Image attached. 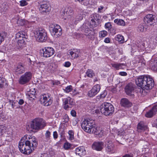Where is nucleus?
<instances>
[{
  "instance_id": "nucleus-63",
  "label": "nucleus",
  "mask_w": 157,
  "mask_h": 157,
  "mask_svg": "<svg viewBox=\"0 0 157 157\" xmlns=\"http://www.w3.org/2000/svg\"><path fill=\"white\" fill-rule=\"evenodd\" d=\"M122 157H133V155L132 154H126Z\"/></svg>"
},
{
  "instance_id": "nucleus-21",
  "label": "nucleus",
  "mask_w": 157,
  "mask_h": 157,
  "mask_svg": "<svg viewBox=\"0 0 157 157\" xmlns=\"http://www.w3.org/2000/svg\"><path fill=\"white\" fill-rule=\"evenodd\" d=\"M75 153L77 155L81 157L84 156L86 154V151L83 147H79L75 150Z\"/></svg>"
},
{
  "instance_id": "nucleus-46",
  "label": "nucleus",
  "mask_w": 157,
  "mask_h": 157,
  "mask_svg": "<svg viewBox=\"0 0 157 157\" xmlns=\"http://www.w3.org/2000/svg\"><path fill=\"white\" fill-rule=\"evenodd\" d=\"M87 95L90 97H93L96 95L91 89L88 91L87 93Z\"/></svg>"
},
{
  "instance_id": "nucleus-48",
  "label": "nucleus",
  "mask_w": 157,
  "mask_h": 157,
  "mask_svg": "<svg viewBox=\"0 0 157 157\" xmlns=\"http://www.w3.org/2000/svg\"><path fill=\"white\" fill-rule=\"evenodd\" d=\"M137 30L138 31L140 32H142L144 31L145 29L144 26L142 25H140L138 27Z\"/></svg>"
},
{
  "instance_id": "nucleus-42",
  "label": "nucleus",
  "mask_w": 157,
  "mask_h": 157,
  "mask_svg": "<svg viewBox=\"0 0 157 157\" xmlns=\"http://www.w3.org/2000/svg\"><path fill=\"white\" fill-rule=\"evenodd\" d=\"M26 22L25 21L24 19H19L17 21V23L19 26H23Z\"/></svg>"
},
{
  "instance_id": "nucleus-11",
  "label": "nucleus",
  "mask_w": 157,
  "mask_h": 157,
  "mask_svg": "<svg viewBox=\"0 0 157 157\" xmlns=\"http://www.w3.org/2000/svg\"><path fill=\"white\" fill-rule=\"evenodd\" d=\"M43 56L48 58L52 56L55 53L54 49L51 47H45L42 49Z\"/></svg>"
},
{
  "instance_id": "nucleus-44",
  "label": "nucleus",
  "mask_w": 157,
  "mask_h": 157,
  "mask_svg": "<svg viewBox=\"0 0 157 157\" xmlns=\"http://www.w3.org/2000/svg\"><path fill=\"white\" fill-rule=\"evenodd\" d=\"M76 2H78L81 4L87 6L89 4V2L86 0H75Z\"/></svg>"
},
{
  "instance_id": "nucleus-4",
  "label": "nucleus",
  "mask_w": 157,
  "mask_h": 157,
  "mask_svg": "<svg viewBox=\"0 0 157 157\" xmlns=\"http://www.w3.org/2000/svg\"><path fill=\"white\" fill-rule=\"evenodd\" d=\"M101 113L105 116H109L114 112V108L111 104L105 102L103 103L100 107Z\"/></svg>"
},
{
  "instance_id": "nucleus-19",
  "label": "nucleus",
  "mask_w": 157,
  "mask_h": 157,
  "mask_svg": "<svg viewBox=\"0 0 157 157\" xmlns=\"http://www.w3.org/2000/svg\"><path fill=\"white\" fill-rule=\"evenodd\" d=\"M80 51L79 49H74L73 51L70 50L68 52V55L71 56V59H73L78 58L79 56Z\"/></svg>"
},
{
  "instance_id": "nucleus-50",
  "label": "nucleus",
  "mask_w": 157,
  "mask_h": 157,
  "mask_svg": "<svg viewBox=\"0 0 157 157\" xmlns=\"http://www.w3.org/2000/svg\"><path fill=\"white\" fill-rule=\"evenodd\" d=\"M6 116L3 113H0V120L4 121L6 120Z\"/></svg>"
},
{
  "instance_id": "nucleus-12",
  "label": "nucleus",
  "mask_w": 157,
  "mask_h": 157,
  "mask_svg": "<svg viewBox=\"0 0 157 157\" xmlns=\"http://www.w3.org/2000/svg\"><path fill=\"white\" fill-rule=\"evenodd\" d=\"M41 103L45 106L50 105L52 103V100L48 95L44 94L41 97L40 99Z\"/></svg>"
},
{
  "instance_id": "nucleus-28",
  "label": "nucleus",
  "mask_w": 157,
  "mask_h": 157,
  "mask_svg": "<svg viewBox=\"0 0 157 157\" xmlns=\"http://www.w3.org/2000/svg\"><path fill=\"white\" fill-rule=\"evenodd\" d=\"M121 102V105L124 107H129L132 105L131 103L126 98L122 99Z\"/></svg>"
},
{
  "instance_id": "nucleus-49",
  "label": "nucleus",
  "mask_w": 157,
  "mask_h": 157,
  "mask_svg": "<svg viewBox=\"0 0 157 157\" xmlns=\"http://www.w3.org/2000/svg\"><path fill=\"white\" fill-rule=\"evenodd\" d=\"M63 147L65 149L67 150L71 147V145L70 143L66 142L64 144Z\"/></svg>"
},
{
  "instance_id": "nucleus-7",
  "label": "nucleus",
  "mask_w": 157,
  "mask_h": 157,
  "mask_svg": "<svg viewBox=\"0 0 157 157\" xmlns=\"http://www.w3.org/2000/svg\"><path fill=\"white\" fill-rule=\"evenodd\" d=\"M34 34L35 36L38 41L44 42L47 39V32L44 29L40 28L38 31L35 32Z\"/></svg>"
},
{
  "instance_id": "nucleus-17",
  "label": "nucleus",
  "mask_w": 157,
  "mask_h": 157,
  "mask_svg": "<svg viewBox=\"0 0 157 157\" xmlns=\"http://www.w3.org/2000/svg\"><path fill=\"white\" fill-rule=\"evenodd\" d=\"M104 143L103 142H94L92 146L93 149L97 151H101L103 148Z\"/></svg>"
},
{
  "instance_id": "nucleus-33",
  "label": "nucleus",
  "mask_w": 157,
  "mask_h": 157,
  "mask_svg": "<svg viewBox=\"0 0 157 157\" xmlns=\"http://www.w3.org/2000/svg\"><path fill=\"white\" fill-rule=\"evenodd\" d=\"M114 22L119 25L124 26L125 25L124 21L121 19H116L114 20Z\"/></svg>"
},
{
  "instance_id": "nucleus-57",
  "label": "nucleus",
  "mask_w": 157,
  "mask_h": 157,
  "mask_svg": "<svg viewBox=\"0 0 157 157\" xmlns=\"http://www.w3.org/2000/svg\"><path fill=\"white\" fill-rule=\"evenodd\" d=\"M107 94L106 92H104L103 93L100 94V98H103L105 97Z\"/></svg>"
},
{
  "instance_id": "nucleus-52",
  "label": "nucleus",
  "mask_w": 157,
  "mask_h": 157,
  "mask_svg": "<svg viewBox=\"0 0 157 157\" xmlns=\"http://www.w3.org/2000/svg\"><path fill=\"white\" fill-rule=\"evenodd\" d=\"M80 93L78 92L77 90L75 89L73 90L71 93V94L73 96H75L77 94H79Z\"/></svg>"
},
{
  "instance_id": "nucleus-58",
  "label": "nucleus",
  "mask_w": 157,
  "mask_h": 157,
  "mask_svg": "<svg viewBox=\"0 0 157 157\" xmlns=\"http://www.w3.org/2000/svg\"><path fill=\"white\" fill-rule=\"evenodd\" d=\"M152 126L153 127L157 128V118L153 122Z\"/></svg>"
},
{
  "instance_id": "nucleus-54",
  "label": "nucleus",
  "mask_w": 157,
  "mask_h": 157,
  "mask_svg": "<svg viewBox=\"0 0 157 157\" xmlns=\"http://www.w3.org/2000/svg\"><path fill=\"white\" fill-rule=\"evenodd\" d=\"M53 137L55 139H56L58 137V135L56 131H55L53 132Z\"/></svg>"
},
{
  "instance_id": "nucleus-2",
  "label": "nucleus",
  "mask_w": 157,
  "mask_h": 157,
  "mask_svg": "<svg viewBox=\"0 0 157 157\" xmlns=\"http://www.w3.org/2000/svg\"><path fill=\"white\" fill-rule=\"evenodd\" d=\"M135 82L138 86L141 87L142 89L140 90V93L142 96L147 94L145 90L151 89L154 86V80L149 76H140L136 78Z\"/></svg>"
},
{
  "instance_id": "nucleus-8",
  "label": "nucleus",
  "mask_w": 157,
  "mask_h": 157,
  "mask_svg": "<svg viewBox=\"0 0 157 157\" xmlns=\"http://www.w3.org/2000/svg\"><path fill=\"white\" fill-rule=\"evenodd\" d=\"M49 29L52 35L55 37H58L62 34V30L60 26L56 24H51L49 26Z\"/></svg>"
},
{
  "instance_id": "nucleus-59",
  "label": "nucleus",
  "mask_w": 157,
  "mask_h": 157,
  "mask_svg": "<svg viewBox=\"0 0 157 157\" xmlns=\"http://www.w3.org/2000/svg\"><path fill=\"white\" fill-rule=\"evenodd\" d=\"M63 119H64V121L66 123L69 120V118L68 116L65 115Z\"/></svg>"
},
{
  "instance_id": "nucleus-34",
  "label": "nucleus",
  "mask_w": 157,
  "mask_h": 157,
  "mask_svg": "<svg viewBox=\"0 0 157 157\" xmlns=\"http://www.w3.org/2000/svg\"><path fill=\"white\" fill-rule=\"evenodd\" d=\"M51 132L48 130L47 131L45 134L46 141L49 143L52 142V140L51 139Z\"/></svg>"
},
{
  "instance_id": "nucleus-18",
  "label": "nucleus",
  "mask_w": 157,
  "mask_h": 157,
  "mask_svg": "<svg viewBox=\"0 0 157 157\" xmlns=\"http://www.w3.org/2000/svg\"><path fill=\"white\" fill-rule=\"evenodd\" d=\"M86 36L87 38L91 40H93L94 38V32L93 29H90L89 28H86L84 31Z\"/></svg>"
},
{
  "instance_id": "nucleus-23",
  "label": "nucleus",
  "mask_w": 157,
  "mask_h": 157,
  "mask_svg": "<svg viewBox=\"0 0 157 157\" xmlns=\"http://www.w3.org/2000/svg\"><path fill=\"white\" fill-rule=\"evenodd\" d=\"M39 10L41 13H47L50 10V7L48 4L47 3L41 5L39 8Z\"/></svg>"
},
{
  "instance_id": "nucleus-32",
  "label": "nucleus",
  "mask_w": 157,
  "mask_h": 157,
  "mask_svg": "<svg viewBox=\"0 0 157 157\" xmlns=\"http://www.w3.org/2000/svg\"><path fill=\"white\" fill-rule=\"evenodd\" d=\"M115 39L120 43H123L125 42L124 36L118 34L116 35L115 37Z\"/></svg>"
},
{
  "instance_id": "nucleus-55",
  "label": "nucleus",
  "mask_w": 157,
  "mask_h": 157,
  "mask_svg": "<svg viewBox=\"0 0 157 157\" xmlns=\"http://www.w3.org/2000/svg\"><path fill=\"white\" fill-rule=\"evenodd\" d=\"M111 41L109 37L106 38L104 40V42L106 43H110Z\"/></svg>"
},
{
  "instance_id": "nucleus-5",
  "label": "nucleus",
  "mask_w": 157,
  "mask_h": 157,
  "mask_svg": "<svg viewBox=\"0 0 157 157\" xmlns=\"http://www.w3.org/2000/svg\"><path fill=\"white\" fill-rule=\"evenodd\" d=\"M94 121L93 120L87 119L82 121L81 123V127L84 130L88 133H90L94 126Z\"/></svg>"
},
{
  "instance_id": "nucleus-39",
  "label": "nucleus",
  "mask_w": 157,
  "mask_h": 157,
  "mask_svg": "<svg viewBox=\"0 0 157 157\" xmlns=\"http://www.w3.org/2000/svg\"><path fill=\"white\" fill-rule=\"evenodd\" d=\"M68 134L69 135V140H73L74 139V131L72 130H69L68 132Z\"/></svg>"
},
{
  "instance_id": "nucleus-13",
  "label": "nucleus",
  "mask_w": 157,
  "mask_h": 157,
  "mask_svg": "<svg viewBox=\"0 0 157 157\" xmlns=\"http://www.w3.org/2000/svg\"><path fill=\"white\" fill-rule=\"evenodd\" d=\"M135 86V85L132 83L127 84L125 88V91L127 94L133 97Z\"/></svg>"
},
{
  "instance_id": "nucleus-60",
  "label": "nucleus",
  "mask_w": 157,
  "mask_h": 157,
  "mask_svg": "<svg viewBox=\"0 0 157 157\" xmlns=\"http://www.w3.org/2000/svg\"><path fill=\"white\" fill-rule=\"evenodd\" d=\"M27 57L28 59H29L30 62H31L33 60V56L30 55H28L27 56Z\"/></svg>"
},
{
  "instance_id": "nucleus-29",
  "label": "nucleus",
  "mask_w": 157,
  "mask_h": 157,
  "mask_svg": "<svg viewBox=\"0 0 157 157\" xmlns=\"http://www.w3.org/2000/svg\"><path fill=\"white\" fill-rule=\"evenodd\" d=\"M113 67L116 70L123 69V67L125 66V65L124 63H113L111 64Z\"/></svg>"
},
{
  "instance_id": "nucleus-56",
  "label": "nucleus",
  "mask_w": 157,
  "mask_h": 157,
  "mask_svg": "<svg viewBox=\"0 0 157 157\" xmlns=\"http://www.w3.org/2000/svg\"><path fill=\"white\" fill-rule=\"evenodd\" d=\"M71 65V63L69 61L66 62L64 65V66L66 67H69Z\"/></svg>"
},
{
  "instance_id": "nucleus-20",
  "label": "nucleus",
  "mask_w": 157,
  "mask_h": 157,
  "mask_svg": "<svg viewBox=\"0 0 157 157\" xmlns=\"http://www.w3.org/2000/svg\"><path fill=\"white\" fill-rule=\"evenodd\" d=\"M97 15L95 14H92L90 16V21L89 23V25L90 28H93L96 27L97 24L96 21H97Z\"/></svg>"
},
{
  "instance_id": "nucleus-35",
  "label": "nucleus",
  "mask_w": 157,
  "mask_h": 157,
  "mask_svg": "<svg viewBox=\"0 0 157 157\" xmlns=\"http://www.w3.org/2000/svg\"><path fill=\"white\" fill-rule=\"evenodd\" d=\"M101 89L100 86L98 84L94 85L92 89V90L96 95L99 92Z\"/></svg>"
},
{
  "instance_id": "nucleus-22",
  "label": "nucleus",
  "mask_w": 157,
  "mask_h": 157,
  "mask_svg": "<svg viewBox=\"0 0 157 157\" xmlns=\"http://www.w3.org/2000/svg\"><path fill=\"white\" fill-rule=\"evenodd\" d=\"M157 112V105L154 106L151 110L147 112L145 114V116L148 118L151 117L155 115Z\"/></svg>"
},
{
  "instance_id": "nucleus-27",
  "label": "nucleus",
  "mask_w": 157,
  "mask_h": 157,
  "mask_svg": "<svg viewBox=\"0 0 157 157\" xmlns=\"http://www.w3.org/2000/svg\"><path fill=\"white\" fill-rule=\"evenodd\" d=\"M24 66L21 64H19L15 69V71L18 74H21L25 71Z\"/></svg>"
},
{
  "instance_id": "nucleus-41",
  "label": "nucleus",
  "mask_w": 157,
  "mask_h": 157,
  "mask_svg": "<svg viewBox=\"0 0 157 157\" xmlns=\"http://www.w3.org/2000/svg\"><path fill=\"white\" fill-rule=\"evenodd\" d=\"M107 32L106 31H101L99 33V36L100 38L104 37L107 35Z\"/></svg>"
},
{
  "instance_id": "nucleus-64",
  "label": "nucleus",
  "mask_w": 157,
  "mask_h": 157,
  "mask_svg": "<svg viewBox=\"0 0 157 157\" xmlns=\"http://www.w3.org/2000/svg\"><path fill=\"white\" fill-rule=\"evenodd\" d=\"M104 9L103 6H100L98 8V12H101L102 10Z\"/></svg>"
},
{
  "instance_id": "nucleus-38",
  "label": "nucleus",
  "mask_w": 157,
  "mask_h": 157,
  "mask_svg": "<svg viewBox=\"0 0 157 157\" xmlns=\"http://www.w3.org/2000/svg\"><path fill=\"white\" fill-rule=\"evenodd\" d=\"M25 41L23 39L18 40L17 44V46L18 48H22L24 45Z\"/></svg>"
},
{
  "instance_id": "nucleus-10",
  "label": "nucleus",
  "mask_w": 157,
  "mask_h": 157,
  "mask_svg": "<svg viewBox=\"0 0 157 157\" xmlns=\"http://www.w3.org/2000/svg\"><path fill=\"white\" fill-rule=\"evenodd\" d=\"M144 21L148 25H154L157 22V18L155 16L152 14H147L144 17Z\"/></svg>"
},
{
  "instance_id": "nucleus-40",
  "label": "nucleus",
  "mask_w": 157,
  "mask_h": 157,
  "mask_svg": "<svg viewBox=\"0 0 157 157\" xmlns=\"http://www.w3.org/2000/svg\"><path fill=\"white\" fill-rule=\"evenodd\" d=\"M6 84L4 78L0 77V88H2Z\"/></svg>"
},
{
  "instance_id": "nucleus-26",
  "label": "nucleus",
  "mask_w": 157,
  "mask_h": 157,
  "mask_svg": "<svg viewBox=\"0 0 157 157\" xmlns=\"http://www.w3.org/2000/svg\"><path fill=\"white\" fill-rule=\"evenodd\" d=\"M36 91L34 89L30 90V91H28L26 94V97L29 99L31 100V98L33 99L36 98Z\"/></svg>"
},
{
  "instance_id": "nucleus-62",
  "label": "nucleus",
  "mask_w": 157,
  "mask_h": 157,
  "mask_svg": "<svg viewBox=\"0 0 157 157\" xmlns=\"http://www.w3.org/2000/svg\"><path fill=\"white\" fill-rule=\"evenodd\" d=\"M71 114L73 117H75L76 116V113L74 110H72L71 112Z\"/></svg>"
},
{
  "instance_id": "nucleus-14",
  "label": "nucleus",
  "mask_w": 157,
  "mask_h": 157,
  "mask_svg": "<svg viewBox=\"0 0 157 157\" xmlns=\"http://www.w3.org/2000/svg\"><path fill=\"white\" fill-rule=\"evenodd\" d=\"M63 101L64 105V109L66 110H68L69 108H71L75 104L73 100L69 97L63 99Z\"/></svg>"
},
{
  "instance_id": "nucleus-45",
  "label": "nucleus",
  "mask_w": 157,
  "mask_h": 157,
  "mask_svg": "<svg viewBox=\"0 0 157 157\" xmlns=\"http://www.w3.org/2000/svg\"><path fill=\"white\" fill-rule=\"evenodd\" d=\"M105 28L108 30H110L112 27V25L110 22L106 23L105 25Z\"/></svg>"
},
{
  "instance_id": "nucleus-30",
  "label": "nucleus",
  "mask_w": 157,
  "mask_h": 157,
  "mask_svg": "<svg viewBox=\"0 0 157 157\" xmlns=\"http://www.w3.org/2000/svg\"><path fill=\"white\" fill-rule=\"evenodd\" d=\"M27 36L26 33L24 31L18 32L15 34V37L16 39L21 38V39L23 38H26Z\"/></svg>"
},
{
  "instance_id": "nucleus-24",
  "label": "nucleus",
  "mask_w": 157,
  "mask_h": 157,
  "mask_svg": "<svg viewBox=\"0 0 157 157\" xmlns=\"http://www.w3.org/2000/svg\"><path fill=\"white\" fill-rule=\"evenodd\" d=\"M147 129V126L143 122H139L137 126V131L139 132L144 131Z\"/></svg>"
},
{
  "instance_id": "nucleus-1",
  "label": "nucleus",
  "mask_w": 157,
  "mask_h": 157,
  "mask_svg": "<svg viewBox=\"0 0 157 157\" xmlns=\"http://www.w3.org/2000/svg\"><path fill=\"white\" fill-rule=\"evenodd\" d=\"M37 145V140L34 136L26 135L20 140L18 147L21 153L29 155L33 151Z\"/></svg>"
},
{
  "instance_id": "nucleus-51",
  "label": "nucleus",
  "mask_w": 157,
  "mask_h": 157,
  "mask_svg": "<svg viewBox=\"0 0 157 157\" xmlns=\"http://www.w3.org/2000/svg\"><path fill=\"white\" fill-rule=\"evenodd\" d=\"M20 5L21 6H24L27 5V2L25 0H21L20 2Z\"/></svg>"
},
{
  "instance_id": "nucleus-25",
  "label": "nucleus",
  "mask_w": 157,
  "mask_h": 157,
  "mask_svg": "<svg viewBox=\"0 0 157 157\" xmlns=\"http://www.w3.org/2000/svg\"><path fill=\"white\" fill-rule=\"evenodd\" d=\"M150 67L151 69L155 71H157V58L152 59L150 62Z\"/></svg>"
},
{
  "instance_id": "nucleus-37",
  "label": "nucleus",
  "mask_w": 157,
  "mask_h": 157,
  "mask_svg": "<svg viewBox=\"0 0 157 157\" xmlns=\"http://www.w3.org/2000/svg\"><path fill=\"white\" fill-rule=\"evenodd\" d=\"M7 128L3 125H0V135L2 136L6 133L7 131Z\"/></svg>"
},
{
  "instance_id": "nucleus-36",
  "label": "nucleus",
  "mask_w": 157,
  "mask_h": 157,
  "mask_svg": "<svg viewBox=\"0 0 157 157\" xmlns=\"http://www.w3.org/2000/svg\"><path fill=\"white\" fill-rule=\"evenodd\" d=\"M86 74L88 77L90 78H93L95 75L93 71L90 69H88L87 70Z\"/></svg>"
},
{
  "instance_id": "nucleus-9",
  "label": "nucleus",
  "mask_w": 157,
  "mask_h": 157,
  "mask_svg": "<svg viewBox=\"0 0 157 157\" xmlns=\"http://www.w3.org/2000/svg\"><path fill=\"white\" fill-rule=\"evenodd\" d=\"M32 77L31 73L26 72L19 78L18 82L21 85H24L28 83L31 79Z\"/></svg>"
},
{
  "instance_id": "nucleus-6",
  "label": "nucleus",
  "mask_w": 157,
  "mask_h": 157,
  "mask_svg": "<svg viewBox=\"0 0 157 157\" xmlns=\"http://www.w3.org/2000/svg\"><path fill=\"white\" fill-rule=\"evenodd\" d=\"M46 125L45 121L41 118H36L32 121L31 128L35 130H39L43 128Z\"/></svg>"
},
{
  "instance_id": "nucleus-43",
  "label": "nucleus",
  "mask_w": 157,
  "mask_h": 157,
  "mask_svg": "<svg viewBox=\"0 0 157 157\" xmlns=\"http://www.w3.org/2000/svg\"><path fill=\"white\" fill-rule=\"evenodd\" d=\"M131 0H123L121 2V4L123 7L126 6L130 3Z\"/></svg>"
},
{
  "instance_id": "nucleus-15",
  "label": "nucleus",
  "mask_w": 157,
  "mask_h": 157,
  "mask_svg": "<svg viewBox=\"0 0 157 157\" xmlns=\"http://www.w3.org/2000/svg\"><path fill=\"white\" fill-rule=\"evenodd\" d=\"M91 132L94 133L97 136L99 137H102L105 135L104 131L102 129V128L100 127H95V125L94 127L93 130Z\"/></svg>"
},
{
  "instance_id": "nucleus-53",
  "label": "nucleus",
  "mask_w": 157,
  "mask_h": 157,
  "mask_svg": "<svg viewBox=\"0 0 157 157\" xmlns=\"http://www.w3.org/2000/svg\"><path fill=\"white\" fill-rule=\"evenodd\" d=\"M117 135L118 136H123L124 135H125V132L123 131H122V130H121V131H119L118 132Z\"/></svg>"
},
{
  "instance_id": "nucleus-31",
  "label": "nucleus",
  "mask_w": 157,
  "mask_h": 157,
  "mask_svg": "<svg viewBox=\"0 0 157 157\" xmlns=\"http://www.w3.org/2000/svg\"><path fill=\"white\" fill-rule=\"evenodd\" d=\"M48 67L49 70L53 72L56 71L57 69V65L54 63H51L48 64Z\"/></svg>"
},
{
  "instance_id": "nucleus-16",
  "label": "nucleus",
  "mask_w": 157,
  "mask_h": 157,
  "mask_svg": "<svg viewBox=\"0 0 157 157\" xmlns=\"http://www.w3.org/2000/svg\"><path fill=\"white\" fill-rule=\"evenodd\" d=\"M105 150L108 153H114L115 152V146L111 140H108L106 143Z\"/></svg>"
},
{
  "instance_id": "nucleus-61",
  "label": "nucleus",
  "mask_w": 157,
  "mask_h": 157,
  "mask_svg": "<svg viewBox=\"0 0 157 157\" xmlns=\"http://www.w3.org/2000/svg\"><path fill=\"white\" fill-rule=\"evenodd\" d=\"M119 75L122 76H125L127 75V73L125 72H120L119 73Z\"/></svg>"
},
{
  "instance_id": "nucleus-47",
  "label": "nucleus",
  "mask_w": 157,
  "mask_h": 157,
  "mask_svg": "<svg viewBox=\"0 0 157 157\" xmlns=\"http://www.w3.org/2000/svg\"><path fill=\"white\" fill-rule=\"evenodd\" d=\"M72 90V87L71 85H69L66 87L64 89V91L66 93H69Z\"/></svg>"
},
{
  "instance_id": "nucleus-3",
  "label": "nucleus",
  "mask_w": 157,
  "mask_h": 157,
  "mask_svg": "<svg viewBox=\"0 0 157 157\" xmlns=\"http://www.w3.org/2000/svg\"><path fill=\"white\" fill-rule=\"evenodd\" d=\"M81 13L78 15L76 16L75 19L74 17L72 16L73 14V10L70 7H67L64 10H62L61 12V14L63 16L67 17L64 18V19H67V18L69 19L72 24H76V21H79L82 20L84 15L83 13L81 12Z\"/></svg>"
}]
</instances>
